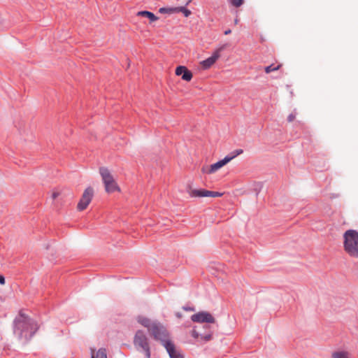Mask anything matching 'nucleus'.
<instances>
[{"label": "nucleus", "instance_id": "obj_1", "mask_svg": "<svg viewBox=\"0 0 358 358\" xmlns=\"http://www.w3.org/2000/svg\"><path fill=\"white\" fill-rule=\"evenodd\" d=\"M137 321L143 327L148 329V331L156 340L162 342L166 348L170 358H184L181 352L176 348L174 344L169 340L166 329L160 323L152 322L150 319L138 316Z\"/></svg>", "mask_w": 358, "mask_h": 358}, {"label": "nucleus", "instance_id": "obj_2", "mask_svg": "<svg viewBox=\"0 0 358 358\" xmlns=\"http://www.w3.org/2000/svg\"><path fill=\"white\" fill-rule=\"evenodd\" d=\"M38 326L35 321L21 317L16 320L14 334L19 338L27 340L36 332Z\"/></svg>", "mask_w": 358, "mask_h": 358}, {"label": "nucleus", "instance_id": "obj_3", "mask_svg": "<svg viewBox=\"0 0 358 358\" xmlns=\"http://www.w3.org/2000/svg\"><path fill=\"white\" fill-rule=\"evenodd\" d=\"M344 250L351 257H358V232L353 229L347 230L344 234Z\"/></svg>", "mask_w": 358, "mask_h": 358}, {"label": "nucleus", "instance_id": "obj_4", "mask_svg": "<svg viewBox=\"0 0 358 358\" xmlns=\"http://www.w3.org/2000/svg\"><path fill=\"white\" fill-rule=\"evenodd\" d=\"M99 173L104 185L105 191L107 193L112 194L115 192H120V187L108 169L103 166L100 167Z\"/></svg>", "mask_w": 358, "mask_h": 358}, {"label": "nucleus", "instance_id": "obj_5", "mask_svg": "<svg viewBox=\"0 0 358 358\" xmlns=\"http://www.w3.org/2000/svg\"><path fill=\"white\" fill-rule=\"evenodd\" d=\"M134 345L138 350L145 352L146 358H150V350L148 338L143 331L141 330L136 331L134 338Z\"/></svg>", "mask_w": 358, "mask_h": 358}, {"label": "nucleus", "instance_id": "obj_6", "mask_svg": "<svg viewBox=\"0 0 358 358\" xmlns=\"http://www.w3.org/2000/svg\"><path fill=\"white\" fill-rule=\"evenodd\" d=\"M187 192L191 197H220L223 195V193L218 192L193 189L190 185L187 187Z\"/></svg>", "mask_w": 358, "mask_h": 358}, {"label": "nucleus", "instance_id": "obj_7", "mask_svg": "<svg viewBox=\"0 0 358 358\" xmlns=\"http://www.w3.org/2000/svg\"><path fill=\"white\" fill-rule=\"evenodd\" d=\"M94 196V189L91 187H88L83 192L82 196L78 203L77 210L78 211H83L85 210Z\"/></svg>", "mask_w": 358, "mask_h": 358}, {"label": "nucleus", "instance_id": "obj_8", "mask_svg": "<svg viewBox=\"0 0 358 358\" xmlns=\"http://www.w3.org/2000/svg\"><path fill=\"white\" fill-rule=\"evenodd\" d=\"M225 48V45H223L222 46L220 47L219 48L216 49L212 56L207 58L205 60H203L201 62L200 64L204 69H208L210 67H211L216 61L220 57V52Z\"/></svg>", "mask_w": 358, "mask_h": 358}, {"label": "nucleus", "instance_id": "obj_9", "mask_svg": "<svg viewBox=\"0 0 358 358\" xmlns=\"http://www.w3.org/2000/svg\"><path fill=\"white\" fill-rule=\"evenodd\" d=\"M191 319L193 322L199 323H214L215 321L211 314L204 311L192 315Z\"/></svg>", "mask_w": 358, "mask_h": 358}, {"label": "nucleus", "instance_id": "obj_10", "mask_svg": "<svg viewBox=\"0 0 358 358\" xmlns=\"http://www.w3.org/2000/svg\"><path fill=\"white\" fill-rule=\"evenodd\" d=\"M176 74L181 76L182 79L185 81H190L192 78V73L184 66H179L176 69Z\"/></svg>", "mask_w": 358, "mask_h": 358}, {"label": "nucleus", "instance_id": "obj_11", "mask_svg": "<svg viewBox=\"0 0 358 358\" xmlns=\"http://www.w3.org/2000/svg\"><path fill=\"white\" fill-rule=\"evenodd\" d=\"M232 160V157H224L223 159L211 164L210 166V170L208 171L209 173H213L218 171L220 169L223 167L224 165H226L227 163L231 162Z\"/></svg>", "mask_w": 358, "mask_h": 358}, {"label": "nucleus", "instance_id": "obj_12", "mask_svg": "<svg viewBox=\"0 0 358 358\" xmlns=\"http://www.w3.org/2000/svg\"><path fill=\"white\" fill-rule=\"evenodd\" d=\"M136 15L137 16H141L148 18L150 22H155L159 19V17H157L154 13L147 10L138 11Z\"/></svg>", "mask_w": 358, "mask_h": 358}, {"label": "nucleus", "instance_id": "obj_13", "mask_svg": "<svg viewBox=\"0 0 358 358\" xmlns=\"http://www.w3.org/2000/svg\"><path fill=\"white\" fill-rule=\"evenodd\" d=\"M159 12L162 14H173L177 13V7H163L159 9Z\"/></svg>", "mask_w": 358, "mask_h": 358}, {"label": "nucleus", "instance_id": "obj_14", "mask_svg": "<svg viewBox=\"0 0 358 358\" xmlns=\"http://www.w3.org/2000/svg\"><path fill=\"white\" fill-rule=\"evenodd\" d=\"M192 335L195 338H199V336H201V339H203V340H206V341H209L211 338V334H210L202 336V335H200L199 333L195 329H194L192 330Z\"/></svg>", "mask_w": 358, "mask_h": 358}, {"label": "nucleus", "instance_id": "obj_15", "mask_svg": "<svg viewBox=\"0 0 358 358\" xmlns=\"http://www.w3.org/2000/svg\"><path fill=\"white\" fill-rule=\"evenodd\" d=\"M332 358H350V354L346 351L335 352L332 354Z\"/></svg>", "mask_w": 358, "mask_h": 358}, {"label": "nucleus", "instance_id": "obj_16", "mask_svg": "<svg viewBox=\"0 0 358 358\" xmlns=\"http://www.w3.org/2000/svg\"><path fill=\"white\" fill-rule=\"evenodd\" d=\"M92 358H107L106 351L105 349H99L96 352V357L92 354Z\"/></svg>", "mask_w": 358, "mask_h": 358}, {"label": "nucleus", "instance_id": "obj_17", "mask_svg": "<svg viewBox=\"0 0 358 358\" xmlns=\"http://www.w3.org/2000/svg\"><path fill=\"white\" fill-rule=\"evenodd\" d=\"M281 64H278L276 66H275L273 64H271L270 66H268L265 68V72L266 73H270L272 71H278L281 67Z\"/></svg>", "mask_w": 358, "mask_h": 358}, {"label": "nucleus", "instance_id": "obj_18", "mask_svg": "<svg viewBox=\"0 0 358 358\" xmlns=\"http://www.w3.org/2000/svg\"><path fill=\"white\" fill-rule=\"evenodd\" d=\"M178 13H182L185 17H188L191 15V11L185 7H177Z\"/></svg>", "mask_w": 358, "mask_h": 358}, {"label": "nucleus", "instance_id": "obj_19", "mask_svg": "<svg viewBox=\"0 0 358 358\" xmlns=\"http://www.w3.org/2000/svg\"><path fill=\"white\" fill-rule=\"evenodd\" d=\"M243 150L242 149H238V150H234L233 152H232V155H227L226 156V157H232V159H234L236 157H237L238 155H241L243 153Z\"/></svg>", "mask_w": 358, "mask_h": 358}, {"label": "nucleus", "instance_id": "obj_20", "mask_svg": "<svg viewBox=\"0 0 358 358\" xmlns=\"http://www.w3.org/2000/svg\"><path fill=\"white\" fill-rule=\"evenodd\" d=\"M231 5L235 7H239L243 3V0H229Z\"/></svg>", "mask_w": 358, "mask_h": 358}, {"label": "nucleus", "instance_id": "obj_21", "mask_svg": "<svg viewBox=\"0 0 358 358\" xmlns=\"http://www.w3.org/2000/svg\"><path fill=\"white\" fill-rule=\"evenodd\" d=\"M60 192L54 190L52 192L51 197L52 199H56L60 195Z\"/></svg>", "mask_w": 358, "mask_h": 358}, {"label": "nucleus", "instance_id": "obj_22", "mask_svg": "<svg viewBox=\"0 0 358 358\" xmlns=\"http://www.w3.org/2000/svg\"><path fill=\"white\" fill-rule=\"evenodd\" d=\"M296 118V114L295 113H291L287 117V120L289 122H293Z\"/></svg>", "mask_w": 358, "mask_h": 358}, {"label": "nucleus", "instance_id": "obj_23", "mask_svg": "<svg viewBox=\"0 0 358 358\" xmlns=\"http://www.w3.org/2000/svg\"><path fill=\"white\" fill-rule=\"evenodd\" d=\"M209 170H210V166H203V167H202V169H201V171H202L203 173H207V174H210V173H208Z\"/></svg>", "mask_w": 358, "mask_h": 358}, {"label": "nucleus", "instance_id": "obj_24", "mask_svg": "<svg viewBox=\"0 0 358 358\" xmlns=\"http://www.w3.org/2000/svg\"><path fill=\"white\" fill-rule=\"evenodd\" d=\"M5 283H6L5 278L2 275H0V284L3 285H5Z\"/></svg>", "mask_w": 358, "mask_h": 358}, {"label": "nucleus", "instance_id": "obj_25", "mask_svg": "<svg viewBox=\"0 0 358 358\" xmlns=\"http://www.w3.org/2000/svg\"><path fill=\"white\" fill-rule=\"evenodd\" d=\"M183 309L187 311H194V308H191V307H183Z\"/></svg>", "mask_w": 358, "mask_h": 358}, {"label": "nucleus", "instance_id": "obj_26", "mask_svg": "<svg viewBox=\"0 0 358 358\" xmlns=\"http://www.w3.org/2000/svg\"><path fill=\"white\" fill-rule=\"evenodd\" d=\"M176 316L178 318H179V319H181V318L182 317V313H180V312H177V313H176Z\"/></svg>", "mask_w": 358, "mask_h": 358}, {"label": "nucleus", "instance_id": "obj_27", "mask_svg": "<svg viewBox=\"0 0 358 358\" xmlns=\"http://www.w3.org/2000/svg\"><path fill=\"white\" fill-rule=\"evenodd\" d=\"M231 29H227V30H226V31H224V34H225V35H228V34H231Z\"/></svg>", "mask_w": 358, "mask_h": 358}, {"label": "nucleus", "instance_id": "obj_28", "mask_svg": "<svg viewBox=\"0 0 358 358\" xmlns=\"http://www.w3.org/2000/svg\"><path fill=\"white\" fill-rule=\"evenodd\" d=\"M238 23V18H236V19H235V20H234V24H237Z\"/></svg>", "mask_w": 358, "mask_h": 358}]
</instances>
